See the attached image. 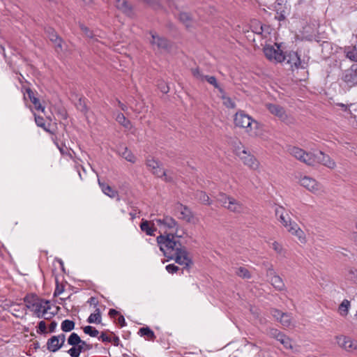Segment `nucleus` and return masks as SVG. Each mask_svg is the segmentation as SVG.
<instances>
[{"mask_svg":"<svg viewBox=\"0 0 357 357\" xmlns=\"http://www.w3.org/2000/svg\"><path fill=\"white\" fill-rule=\"evenodd\" d=\"M266 275L269 278V280H271V277H273L275 275H278L273 267V266H271L269 268H268L266 271Z\"/></svg>","mask_w":357,"mask_h":357,"instance_id":"obj_58","label":"nucleus"},{"mask_svg":"<svg viewBox=\"0 0 357 357\" xmlns=\"http://www.w3.org/2000/svg\"><path fill=\"white\" fill-rule=\"evenodd\" d=\"M272 248L279 255H282L284 250L281 244L277 241L272 243Z\"/></svg>","mask_w":357,"mask_h":357,"instance_id":"obj_50","label":"nucleus"},{"mask_svg":"<svg viewBox=\"0 0 357 357\" xmlns=\"http://www.w3.org/2000/svg\"><path fill=\"white\" fill-rule=\"evenodd\" d=\"M301 185L309 191L316 193L320 190V185L314 178L309 176H303L300 180Z\"/></svg>","mask_w":357,"mask_h":357,"instance_id":"obj_18","label":"nucleus"},{"mask_svg":"<svg viewBox=\"0 0 357 357\" xmlns=\"http://www.w3.org/2000/svg\"><path fill=\"white\" fill-rule=\"evenodd\" d=\"M75 323L69 319H65L61 322V328L63 332H70L75 328Z\"/></svg>","mask_w":357,"mask_h":357,"instance_id":"obj_37","label":"nucleus"},{"mask_svg":"<svg viewBox=\"0 0 357 357\" xmlns=\"http://www.w3.org/2000/svg\"><path fill=\"white\" fill-rule=\"evenodd\" d=\"M109 315L111 317H114L116 315H119V312L115 309H110L109 311Z\"/></svg>","mask_w":357,"mask_h":357,"instance_id":"obj_63","label":"nucleus"},{"mask_svg":"<svg viewBox=\"0 0 357 357\" xmlns=\"http://www.w3.org/2000/svg\"><path fill=\"white\" fill-rule=\"evenodd\" d=\"M98 339L103 342H111L112 338L109 337L105 333H101V335L98 337Z\"/></svg>","mask_w":357,"mask_h":357,"instance_id":"obj_56","label":"nucleus"},{"mask_svg":"<svg viewBox=\"0 0 357 357\" xmlns=\"http://www.w3.org/2000/svg\"><path fill=\"white\" fill-rule=\"evenodd\" d=\"M153 221L156 222L158 226L172 229L174 231V234H178V223L172 217L165 215L163 218L155 219Z\"/></svg>","mask_w":357,"mask_h":357,"instance_id":"obj_13","label":"nucleus"},{"mask_svg":"<svg viewBox=\"0 0 357 357\" xmlns=\"http://www.w3.org/2000/svg\"><path fill=\"white\" fill-rule=\"evenodd\" d=\"M275 213L276 217L278 218L280 222L289 233L297 236L299 239L304 238L303 231L299 228L295 222L291 221L289 213L286 211L284 207L281 206H276L275 208Z\"/></svg>","mask_w":357,"mask_h":357,"instance_id":"obj_2","label":"nucleus"},{"mask_svg":"<svg viewBox=\"0 0 357 357\" xmlns=\"http://www.w3.org/2000/svg\"><path fill=\"white\" fill-rule=\"evenodd\" d=\"M276 47L272 45H266L264 47V53L269 61L277 63L284 61V53L276 45Z\"/></svg>","mask_w":357,"mask_h":357,"instance_id":"obj_8","label":"nucleus"},{"mask_svg":"<svg viewBox=\"0 0 357 357\" xmlns=\"http://www.w3.org/2000/svg\"><path fill=\"white\" fill-rule=\"evenodd\" d=\"M271 314L273 315V317H275V319H277L279 321H280L282 315L284 313V312H282L281 311H280L279 310H277V309L271 310Z\"/></svg>","mask_w":357,"mask_h":357,"instance_id":"obj_55","label":"nucleus"},{"mask_svg":"<svg viewBox=\"0 0 357 357\" xmlns=\"http://www.w3.org/2000/svg\"><path fill=\"white\" fill-rule=\"evenodd\" d=\"M84 333L91 337H98L99 331L91 326H86L83 328Z\"/></svg>","mask_w":357,"mask_h":357,"instance_id":"obj_45","label":"nucleus"},{"mask_svg":"<svg viewBox=\"0 0 357 357\" xmlns=\"http://www.w3.org/2000/svg\"><path fill=\"white\" fill-rule=\"evenodd\" d=\"M344 53L347 58L352 61H357V48L356 46L345 47Z\"/></svg>","mask_w":357,"mask_h":357,"instance_id":"obj_31","label":"nucleus"},{"mask_svg":"<svg viewBox=\"0 0 357 357\" xmlns=\"http://www.w3.org/2000/svg\"><path fill=\"white\" fill-rule=\"evenodd\" d=\"M338 345L347 351H353L357 349V341L351 337L340 335L336 337Z\"/></svg>","mask_w":357,"mask_h":357,"instance_id":"obj_15","label":"nucleus"},{"mask_svg":"<svg viewBox=\"0 0 357 357\" xmlns=\"http://www.w3.org/2000/svg\"><path fill=\"white\" fill-rule=\"evenodd\" d=\"M98 183L100 188H101L102 192L105 195L109 197L110 198H116L117 201L121 200L117 190L113 189L110 185L104 181H102L100 178L98 179Z\"/></svg>","mask_w":357,"mask_h":357,"instance_id":"obj_21","label":"nucleus"},{"mask_svg":"<svg viewBox=\"0 0 357 357\" xmlns=\"http://www.w3.org/2000/svg\"><path fill=\"white\" fill-rule=\"evenodd\" d=\"M221 94V98L223 100V104L227 108H234L236 107L235 102L229 98L225 95V92Z\"/></svg>","mask_w":357,"mask_h":357,"instance_id":"obj_44","label":"nucleus"},{"mask_svg":"<svg viewBox=\"0 0 357 357\" xmlns=\"http://www.w3.org/2000/svg\"><path fill=\"white\" fill-rule=\"evenodd\" d=\"M179 20L186 27L192 26V19L189 13H181L179 14Z\"/></svg>","mask_w":357,"mask_h":357,"instance_id":"obj_38","label":"nucleus"},{"mask_svg":"<svg viewBox=\"0 0 357 357\" xmlns=\"http://www.w3.org/2000/svg\"><path fill=\"white\" fill-rule=\"evenodd\" d=\"M195 198L201 203L206 205H211V202L209 197L204 191H197L195 194Z\"/></svg>","mask_w":357,"mask_h":357,"instance_id":"obj_32","label":"nucleus"},{"mask_svg":"<svg viewBox=\"0 0 357 357\" xmlns=\"http://www.w3.org/2000/svg\"><path fill=\"white\" fill-rule=\"evenodd\" d=\"M225 208L234 213H241L243 209V205L233 197L229 199L228 204Z\"/></svg>","mask_w":357,"mask_h":357,"instance_id":"obj_25","label":"nucleus"},{"mask_svg":"<svg viewBox=\"0 0 357 357\" xmlns=\"http://www.w3.org/2000/svg\"><path fill=\"white\" fill-rule=\"evenodd\" d=\"M39 297L36 296V294H27L24 298V302L25 303V306L27 309H29L31 310H33V308L35 307L36 303L39 300Z\"/></svg>","mask_w":357,"mask_h":357,"instance_id":"obj_27","label":"nucleus"},{"mask_svg":"<svg viewBox=\"0 0 357 357\" xmlns=\"http://www.w3.org/2000/svg\"><path fill=\"white\" fill-rule=\"evenodd\" d=\"M140 229L143 232H145L148 236H154V232L156 231V228L154 227L153 223H151V222L142 219V222L140 223Z\"/></svg>","mask_w":357,"mask_h":357,"instance_id":"obj_24","label":"nucleus"},{"mask_svg":"<svg viewBox=\"0 0 357 357\" xmlns=\"http://www.w3.org/2000/svg\"><path fill=\"white\" fill-rule=\"evenodd\" d=\"M64 289H63V286H60L58 283V282L56 281V287L55 288V290L54 291V296H58L59 295H60L63 291Z\"/></svg>","mask_w":357,"mask_h":357,"instance_id":"obj_57","label":"nucleus"},{"mask_svg":"<svg viewBox=\"0 0 357 357\" xmlns=\"http://www.w3.org/2000/svg\"><path fill=\"white\" fill-rule=\"evenodd\" d=\"M341 80L344 86L351 88L357 85V64H353L351 66L344 70L341 75Z\"/></svg>","mask_w":357,"mask_h":357,"instance_id":"obj_7","label":"nucleus"},{"mask_svg":"<svg viewBox=\"0 0 357 357\" xmlns=\"http://www.w3.org/2000/svg\"><path fill=\"white\" fill-rule=\"evenodd\" d=\"M176 208L180 212V216L178 217L180 219H182L187 222H191L192 221L194 216L192 212L188 207L181 204H178Z\"/></svg>","mask_w":357,"mask_h":357,"instance_id":"obj_23","label":"nucleus"},{"mask_svg":"<svg viewBox=\"0 0 357 357\" xmlns=\"http://www.w3.org/2000/svg\"><path fill=\"white\" fill-rule=\"evenodd\" d=\"M275 18L278 21H284L289 15L291 11L290 5L287 4V0H277L275 3Z\"/></svg>","mask_w":357,"mask_h":357,"instance_id":"obj_9","label":"nucleus"},{"mask_svg":"<svg viewBox=\"0 0 357 357\" xmlns=\"http://www.w3.org/2000/svg\"><path fill=\"white\" fill-rule=\"evenodd\" d=\"M151 39L150 43L160 51H169L171 47L170 42L165 38L160 36L155 32L151 31Z\"/></svg>","mask_w":357,"mask_h":357,"instance_id":"obj_12","label":"nucleus"},{"mask_svg":"<svg viewBox=\"0 0 357 357\" xmlns=\"http://www.w3.org/2000/svg\"><path fill=\"white\" fill-rule=\"evenodd\" d=\"M231 197L227 196L223 192H220L216 197V200L220 202L222 206L226 207L228 204L229 199Z\"/></svg>","mask_w":357,"mask_h":357,"instance_id":"obj_43","label":"nucleus"},{"mask_svg":"<svg viewBox=\"0 0 357 357\" xmlns=\"http://www.w3.org/2000/svg\"><path fill=\"white\" fill-rule=\"evenodd\" d=\"M242 153L243 155H240V158L245 165L252 169H257L259 167V162L254 155L248 153L245 149L243 150Z\"/></svg>","mask_w":357,"mask_h":357,"instance_id":"obj_20","label":"nucleus"},{"mask_svg":"<svg viewBox=\"0 0 357 357\" xmlns=\"http://www.w3.org/2000/svg\"><path fill=\"white\" fill-rule=\"evenodd\" d=\"M316 164L320 163L323 165L333 169L335 167V162L332 160L328 155L325 154L322 151H319L318 154H316Z\"/></svg>","mask_w":357,"mask_h":357,"instance_id":"obj_22","label":"nucleus"},{"mask_svg":"<svg viewBox=\"0 0 357 357\" xmlns=\"http://www.w3.org/2000/svg\"><path fill=\"white\" fill-rule=\"evenodd\" d=\"M347 278L354 283L357 284V269L351 268L348 271Z\"/></svg>","mask_w":357,"mask_h":357,"instance_id":"obj_49","label":"nucleus"},{"mask_svg":"<svg viewBox=\"0 0 357 357\" xmlns=\"http://www.w3.org/2000/svg\"><path fill=\"white\" fill-rule=\"evenodd\" d=\"M158 89L163 93H167L169 91V86L165 82H160L158 84Z\"/></svg>","mask_w":357,"mask_h":357,"instance_id":"obj_52","label":"nucleus"},{"mask_svg":"<svg viewBox=\"0 0 357 357\" xmlns=\"http://www.w3.org/2000/svg\"><path fill=\"white\" fill-rule=\"evenodd\" d=\"M172 256V259H174L176 263L184 266L182 268V273H183L184 271H186L188 273L190 272V269L193 265V261L189 257L186 248L177 249V252L174 253Z\"/></svg>","mask_w":357,"mask_h":357,"instance_id":"obj_6","label":"nucleus"},{"mask_svg":"<svg viewBox=\"0 0 357 357\" xmlns=\"http://www.w3.org/2000/svg\"><path fill=\"white\" fill-rule=\"evenodd\" d=\"M234 123L238 127L245 128L247 132L251 131L253 128H257L258 125L256 121L242 110L236 113Z\"/></svg>","mask_w":357,"mask_h":357,"instance_id":"obj_4","label":"nucleus"},{"mask_svg":"<svg viewBox=\"0 0 357 357\" xmlns=\"http://www.w3.org/2000/svg\"><path fill=\"white\" fill-rule=\"evenodd\" d=\"M165 268L169 273L172 274L176 273L179 270V268L174 264H168Z\"/></svg>","mask_w":357,"mask_h":357,"instance_id":"obj_54","label":"nucleus"},{"mask_svg":"<svg viewBox=\"0 0 357 357\" xmlns=\"http://www.w3.org/2000/svg\"><path fill=\"white\" fill-rule=\"evenodd\" d=\"M271 283L273 287L278 291L284 289L285 285L282 279L278 275L271 278Z\"/></svg>","mask_w":357,"mask_h":357,"instance_id":"obj_30","label":"nucleus"},{"mask_svg":"<svg viewBox=\"0 0 357 357\" xmlns=\"http://www.w3.org/2000/svg\"><path fill=\"white\" fill-rule=\"evenodd\" d=\"M117 101H118V105H119V107H120L123 111H126V110H127V109H128L127 106H126L125 104L122 103L120 100H117Z\"/></svg>","mask_w":357,"mask_h":357,"instance_id":"obj_64","label":"nucleus"},{"mask_svg":"<svg viewBox=\"0 0 357 357\" xmlns=\"http://www.w3.org/2000/svg\"><path fill=\"white\" fill-rule=\"evenodd\" d=\"M267 109L273 115L277 116L281 121L287 124L291 125L295 122V119L291 115H289L284 108L279 105L268 103L266 105Z\"/></svg>","mask_w":357,"mask_h":357,"instance_id":"obj_5","label":"nucleus"},{"mask_svg":"<svg viewBox=\"0 0 357 357\" xmlns=\"http://www.w3.org/2000/svg\"><path fill=\"white\" fill-rule=\"evenodd\" d=\"M89 324H100L101 322V313L99 308H96L94 313H91L87 319Z\"/></svg>","mask_w":357,"mask_h":357,"instance_id":"obj_34","label":"nucleus"},{"mask_svg":"<svg viewBox=\"0 0 357 357\" xmlns=\"http://www.w3.org/2000/svg\"><path fill=\"white\" fill-rule=\"evenodd\" d=\"M54 144L56 145V146L59 150L60 153L63 155H68L70 158H73L71 153L67 150V148L66 146V144L64 143L59 144L58 142L57 137L52 139Z\"/></svg>","mask_w":357,"mask_h":357,"instance_id":"obj_35","label":"nucleus"},{"mask_svg":"<svg viewBox=\"0 0 357 357\" xmlns=\"http://www.w3.org/2000/svg\"><path fill=\"white\" fill-rule=\"evenodd\" d=\"M284 61L292 68H303L301 66V58L298 53L294 51H290L284 54Z\"/></svg>","mask_w":357,"mask_h":357,"instance_id":"obj_19","label":"nucleus"},{"mask_svg":"<svg viewBox=\"0 0 357 357\" xmlns=\"http://www.w3.org/2000/svg\"><path fill=\"white\" fill-rule=\"evenodd\" d=\"M77 108L82 112L83 114H86L88 111L87 106L86 105L85 99L79 98L78 102L76 104Z\"/></svg>","mask_w":357,"mask_h":357,"instance_id":"obj_47","label":"nucleus"},{"mask_svg":"<svg viewBox=\"0 0 357 357\" xmlns=\"http://www.w3.org/2000/svg\"><path fill=\"white\" fill-rule=\"evenodd\" d=\"M192 73L193 76L195 77L196 78L199 79L201 80H204L205 75H203L201 73L199 68L192 69Z\"/></svg>","mask_w":357,"mask_h":357,"instance_id":"obj_53","label":"nucleus"},{"mask_svg":"<svg viewBox=\"0 0 357 357\" xmlns=\"http://www.w3.org/2000/svg\"><path fill=\"white\" fill-rule=\"evenodd\" d=\"M45 32L50 39V40L54 43L55 50L57 52H60L63 49V39L57 34L56 31L52 27H47L45 29Z\"/></svg>","mask_w":357,"mask_h":357,"instance_id":"obj_14","label":"nucleus"},{"mask_svg":"<svg viewBox=\"0 0 357 357\" xmlns=\"http://www.w3.org/2000/svg\"><path fill=\"white\" fill-rule=\"evenodd\" d=\"M280 322L284 327H289L291 324V317L287 313H283L282 315Z\"/></svg>","mask_w":357,"mask_h":357,"instance_id":"obj_46","label":"nucleus"},{"mask_svg":"<svg viewBox=\"0 0 357 357\" xmlns=\"http://www.w3.org/2000/svg\"><path fill=\"white\" fill-rule=\"evenodd\" d=\"M82 341L80 337L76 333H72L68 337L67 342L72 347H76Z\"/></svg>","mask_w":357,"mask_h":357,"instance_id":"obj_36","label":"nucleus"},{"mask_svg":"<svg viewBox=\"0 0 357 357\" xmlns=\"http://www.w3.org/2000/svg\"><path fill=\"white\" fill-rule=\"evenodd\" d=\"M93 345L82 340L76 347H71L67 351L70 357H79L80 354L92 349Z\"/></svg>","mask_w":357,"mask_h":357,"instance_id":"obj_17","label":"nucleus"},{"mask_svg":"<svg viewBox=\"0 0 357 357\" xmlns=\"http://www.w3.org/2000/svg\"><path fill=\"white\" fill-rule=\"evenodd\" d=\"M66 335L61 333L58 335H53L47 341V349L52 353L59 351L65 344Z\"/></svg>","mask_w":357,"mask_h":357,"instance_id":"obj_11","label":"nucleus"},{"mask_svg":"<svg viewBox=\"0 0 357 357\" xmlns=\"http://www.w3.org/2000/svg\"><path fill=\"white\" fill-rule=\"evenodd\" d=\"M204 79L206 80L210 84L217 89L220 93H224V89L219 85L214 76L205 75Z\"/></svg>","mask_w":357,"mask_h":357,"instance_id":"obj_40","label":"nucleus"},{"mask_svg":"<svg viewBox=\"0 0 357 357\" xmlns=\"http://www.w3.org/2000/svg\"><path fill=\"white\" fill-rule=\"evenodd\" d=\"M288 151L293 157L308 166H314L316 165V154L312 152H306L297 146H289Z\"/></svg>","mask_w":357,"mask_h":357,"instance_id":"obj_3","label":"nucleus"},{"mask_svg":"<svg viewBox=\"0 0 357 357\" xmlns=\"http://www.w3.org/2000/svg\"><path fill=\"white\" fill-rule=\"evenodd\" d=\"M286 349L291 348V344L290 339L287 337L284 340L280 342Z\"/></svg>","mask_w":357,"mask_h":357,"instance_id":"obj_60","label":"nucleus"},{"mask_svg":"<svg viewBox=\"0 0 357 357\" xmlns=\"http://www.w3.org/2000/svg\"><path fill=\"white\" fill-rule=\"evenodd\" d=\"M116 1V7L122 10L124 13H129L131 10V8L128 5V3L126 0H115Z\"/></svg>","mask_w":357,"mask_h":357,"instance_id":"obj_39","label":"nucleus"},{"mask_svg":"<svg viewBox=\"0 0 357 357\" xmlns=\"http://www.w3.org/2000/svg\"><path fill=\"white\" fill-rule=\"evenodd\" d=\"M119 153L122 158L131 163H135L136 161L135 156L126 146L120 148Z\"/></svg>","mask_w":357,"mask_h":357,"instance_id":"obj_26","label":"nucleus"},{"mask_svg":"<svg viewBox=\"0 0 357 357\" xmlns=\"http://www.w3.org/2000/svg\"><path fill=\"white\" fill-rule=\"evenodd\" d=\"M50 309L51 305L49 301H45L44 299L39 298L35 307L33 308L31 311H33L38 318H44L45 319H48L49 317H47L46 315L48 314V311ZM54 314V313H51L50 318H51L52 316Z\"/></svg>","mask_w":357,"mask_h":357,"instance_id":"obj_10","label":"nucleus"},{"mask_svg":"<svg viewBox=\"0 0 357 357\" xmlns=\"http://www.w3.org/2000/svg\"><path fill=\"white\" fill-rule=\"evenodd\" d=\"M57 323L55 321H53L50 323L49 326V332L54 333L56 328Z\"/></svg>","mask_w":357,"mask_h":357,"instance_id":"obj_62","label":"nucleus"},{"mask_svg":"<svg viewBox=\"0 0 357 357\" xmlns=\"http://www.w3.org/2000/svg\"><path fill=\"white\" fill-rule=\"evenodd\" d=\"M37 333L40 334L47 333L46 324L44 321H40L38 323Z\"/></svg>","mask_w":357,"mask_h":357,"instance_id":"obj_51","label":"nucleus"},{"mask_svg":"<svg viewBox=\"0 0 357 357\" xmlns=\"http://www.w3.org/2000/svg\"><path fill=\"white\" fill-rule=\"evenodd\" d=\"M116 121L126 128H130L131 122L126 118L123 114L118 112L116 115Z\"/></svg>","mask_w":357,"mask_h":357,"instance_id":"obj_33","label":"nucleus"},{"mask_svg":"<svg viewBox=\"0 0 357 357\" xmlns=\"http://www.w3.org/2000/svg\"><path fill=\"white\" fill-rule=\"evenodd\" d=\"M280 331L275 328H272L270 330V335L275 339L280 334Z\"/></svg>","mask_w":357,"mask_h":357,"instance_id":"obj_61","label":"nucleus"},{"mask_svg":"<svg viewBox=\"0 0 357 357\" xmlns=\"http://www.w3.org/2000/svg\"><path fill=\"white\" fill-rule=\"evenodd\" d=\"M146 166L152 171L153 174L157 176L158 177H165V180L166 181H170L166 175V172L160 167V163L158 161L155 160L153 158L147 159L146 160Z\"/></svg>","mask_w":357,"mask_h":357,"instance_id":"obj_16","label":"nucleus"},{"mask_svg":"<svg viewBox=\"0 0 357 357\" xmlns=\"http://www.w3.org/2000/svg\"><path fill=\"white\" fill-rule=\"evenodd\" d=\"M138 334L142 337H144L147 340L154 341L156 338L154 332L148 326L140 328Z\"/></svg>","mask_w":357,"mask_h":357,"instance_id":"obj_29","label":"nucleus"},{"mask_svg":"<svg viewBox=\"0 0 357 357\" xmlns=\"http://www.w3.org/2000/svg\"><path fill=\"white\" fill-rule=\"evenodd\" d=\"M35 121L38 127L43 128L45 131L52 133V132L45 127V121L43 116H36Z\"/></svg>","mask_w":357,"mask_h":357,"instance_id":"obj_48","label":"nucleus"},{"mask_svg":"<svg viewBox=\"0 0 357 357\" xmlns=\"http://www.w3.org/2000/svg\"><path fill=\"white\" fill-rule=\"evenodd\" d=\"M236 273L238 276L243 279H250L251 278L250 271L244 267H239L236 271Z\"/></svg>","mask_w":357,"mask_h":357,"instance_id":"obj_42","label":"nucleus"},{"mask_svg":"<svg viewBox=\"0 0 357 357\" xmlns=\"http://www.w3.org/2000/svg\"><path fill=\"white\" fill-rule=\"evenodd\" d=\"M117 323L119 324L121 327H123L126 325V322L125 320V318L123 315L119 314L118 319H117Z\"/></svg>","mask_w":357,"mask_h":357,"instance_id":"obj_59","label":"nucleus"},{"mask_svg":"<svg viewBox=\"0 0 357 357\" xmlns=\"http://www.w3.org/2000/svg\"><path fill=\"white\" fill-rule=\"evenodd\" d=\"M26 91L31 102L33 104L35 109L44 112L45 107L42 106L39 99L35 97L33 91L29 88L26 89Z\"/></svg>","mask_w":357,"mask_h":357,"instance_id":"obj_28","label":"nucleus"},{"mask_svg":"<svg viewBox=\"0 0 357 357\" xmlns=\"http://www.w3.org/2000/svg\"><path fill=\"white\" fill-rule=\"evenodd\" d=\"M350 307V301L344 299L339 306L340 314L342 316H347Z\"/></svg>","mask_w":357,"mask_h":357,"instance_id":"obj_41","label":"nucleus"},{"mask_svg":"<svg viewBox=\"0 0 357 357\" xmlns=\"http://www.w3.org/2000/svg\"><path fill=\"white\" fill-rule=\"evenodd\" d=\"M181 236L178 234L169 233L160 234L156 238L160 250L163 252L164 256L168 258V260L173 259L172 255L177 252V249L185 248L176 239Z\"/></svg>","mask_w":357,"mask_h":357,"instance_id":"obj_1","label":"nucleus"}]
</instances>
